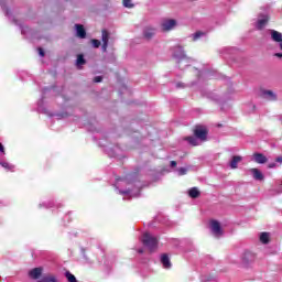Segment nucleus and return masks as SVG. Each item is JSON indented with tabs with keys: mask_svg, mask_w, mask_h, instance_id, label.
Here are the masks:
<instances>
[{
	"mask_svg": "<svg viewBox=\"0 0 282 282\" xmlns=\"http://www.w3.org/2000/svg\"><path fill=\"white\" fill-rule=\"evenodd\" d=\"M180 52V54H177ZM174 58L176 59V63L178 65V69H186L191 65L192 59L186 56V53L184 52V47H176V52L174 53Z\"/></svg>",
	"mask_w": 282,
	"mask_h": 282,
	"instance_id": "obj_1",
	"label": "nucleus"
},
{
	"mask_svg": "<svg viewBox=\"0 0 282 282\" xmlns=\"http://www.w3.org/2000/svg\"><path fill=\"white\" fill-rule=\"evenodd\" d=\"M141 241L143 246L148 248V250H150V252H155V250H158V243H159L158 237L149 232H145L143 234Z\"/></svg>",
	"mask_w": 282,
	"mask_h": 282,
	"instance_id": "obj_2",
	"label": "nucleus"
},
{
	"mask_svg": "<svg viewBox=\"0 0 282 282\" xmlns=\"http://www.w3.org/2000/svg\"><path fill=\"white\" fill-rule=\"evenodd\" d=\"M209 226L214 237H221V235H224V231L221 230V224H219V221L212 220Z\"/></svg>",
	"mask_w": 282,
	"mask_h": 282,
	"instance_id": "obj_3",
	"label": "nucleus"
},
{
	"mask_svg": "<svg viewBox=\"0 0 282 282\" xmlns=\"http://www.w3.org/2000/svg\"><path fill=\"white\" fill-rule=\"evenodd\" d=\"M268 21H270L268 15H259L258 19L256 20V22L253 23V25H254L256 30H263V28H265V25H268Z\"/></svg>",
	"mask_w": 282,
	"mask_h": 282,
	"instance_id": "obj_4",
	"label": "nucleus"
},
{
	"mask_svg": "<svg viewBox=\"0 0 282 282\" xmlns=\"http://www.w3.org/2000/svg\"><path fill=\"white\" fill-rule=\"evenodd\" d=\"M120 195H124V197H140V188H135L134 191L131 189H119Z\"/></svg>",
	"mask_w": 282,
	"mask_h": 282,
	"instance_id": "obj_5",
	"label": "nucleus"
},
{
	"mask_svg": "<svg viewBox=\"0 0 282 282\" xmlns=\"http://www.w3.org/2000/svg\"><path fill=\"white\" fill-rule=\"evenodd\" d=\"M194 135H196L200 140V142H205L208 132L206 131V129L198 127L195 129Z\"/></svg>",
	"mask_w": 282,
	"mask_h": 282,
	"instance_id": "obj_6",
	"label": "nucleus"
},
{
	"mask_svg": "<svg viewBox=\"0 0 282 282\" xmlns=\"http://www.w3.org/2000/svg\"><path fill=\"white\" fill-rule=\"evenodd\" d=\"M175 25H177V21L171 19V20H165L162 22V30H164V32H170V30H173V28H175Z\"/></svg>",
	"mask_w": 282,
	"mask_h": 282,
	"instance_id": "obj_7",
	"label": "nucleus"
},
{
	"mask_svg": "<svg viewBox=\"0 0 282 282\" xmlns=\"http://www.w3.org/2000/svg\"><path fill=\"white\" fill-rule=\"evenodd\" d=\"M261 98H263L264 100L274 101L276 100V94L272 90H262Z\"/></svg>",
	"mask_w": 282,
	"mask_h": 282,
	"instance_id": "obj_8",
	"label": "nucleus"
},
{
	"mask_svg": "<svg viewBox=\"0 0 282 282\" xmlns=\"http://www.w3.org/2000/svg\"><path fill=\"white\" fill-rule=\"evenodd\" d=\"M161 263L164 270H171V268L173 267V264L171 263V258H169V254L166 253H163L161 256Z\"/></svg>",
	"mask_w": 282,
	"mask_h": 282,
	"instance_id": "obj_9",
	"label": "nucleus"
},
{
	"mask_svg": "<svg viewBox=\"0 0 282 282\" xmlns=\"http://www.w3.org/2000/svg\"><path fill=\"white\" fill-rule=\"evenodd\" d=\"M249 173L253 176V180H256L257 182H263L264 176H263V173L259 171V169H256V167L250 169Z\"/></svg>",
	"mask_w": 282,
	"mask_h": 282,
	"instance_id": "obj_10",
	"label": "nucleus"
},
{
	"mask_svg": "<svg viewBox=\"0 0 282 282\" xmlns=\"http://www.w3.org/2000/svg\"><path fill=\"white\" fill-rule=\"evenodd\" d=\"M41 274H43V268H34L29 272V276L34 281L41 279Z\"/></svg>",
	"mask_w": 282,
	"mask_h": 282,
	"instance_id": "obj_11",
	"label": "nucleus"
},
{
	"mask_svg": "<svg viewBox=\"0 0 282 282\" xmlns=\"http://www.w3.org/2000/svg\"><path fill=\"white\" fill-rule=\"evenodd\" d=\"M269 33L271 34V40L274 43H282V33L276 30H269Z\"/></svg>",
	"mask_w": 282,
	"mask_h": 282,
	"instance_id": "obj_12",
	"label": "nucleus"
},
{
	"mask_svg": "<svg viewBox=\"0 0 282 282\" xmlns=\"http://www.w3.org/2000/svg\"><path fill=\"white\" fill-rule=\"evenodd\" d=\"M75 30L78 39H85L87 36V32L85 31V26H83V24H75Z\"/></svg>",
	"mask_w": 282,
	"mask_h": 282,
	"instance_id": "obj_13",
	"label": "nucleus"
},
{
	"mask_svg": "<svg viewBox=\"0 0 282 282\" xmlns=\"http://www.w3.org/2000/svg\"><path fill=\"white\" fill-rule=\"evenodd\" d=\"M253 160L257 164H265V162H268V158L261 153H256Z\"/></svg>",
	"mask_w": 282,
	"mask_h": 282,
	"instance_id": "obj_14",
	"label": "nucleus"
},
{
	"mask_svg": "<svg viewBox=\"0 0 282 282\" xmlns=\"http://www.w3.org/2000/svg\"><path fill=\"white\" fill-rule=\"evenodd\" d=\"M143 36L148 41L153 39V36H155V29L145 28L144 31H143Z\"/></svg>",
	"mask_w": 282,
	"mask_h": 282,
	"instance_id": "obj_15",
	"label": "nucleus"
},
{
	"mask_svg": "<svg viewBox=\"0 0 282 282\" xmlns=\"http://www.w3.org/2000/svg\"><path fill=\"white\" fill-rule=\"evenodd\" d=\"M192 41L197 42L199 39H206V32L197 31L191 35Z\"/></svg>",
	"mask_w": 282,
	"mask_h": 282,
	"instance_id": "obj_16",
	"label": "nucleus"
},
{
	"mask_svg": "<svg viewBox=\"0 0 282 282\" xmlns=\"http://www.w3.org/2000/svg\"><path fill=\"white\" fill-rule=\"evenodd\" d=\"M185 140L192 147H199V144H200V140L196 135L187 137V138H185Z\"/></svg>",
	"mask_w": 282,
	"mask_h": 282,
	"instance_id": "obj_17",
	"label": "nucleus"
},
{
	"mask_svg": "<svg viewBox=\"0 0 282 282\" xmlns=\"http://www.w3.org/2000/svg\"><path fill=\"white\" fill-rule=\"evenodd\" d=\"M188 195H189V197H192V199H197V197H199V195H200L199 188H197V187L189 188Z\"/></svg>",
	"mask_w": 282,
	"mask_h": 282,
	"instance_id": "obj_18",
	"label": "nucleus"
},
{
	"mask_svg": "<svg viewBox=\"0 0 282 282\" xmlns=\"http://www.w3.org/2000/svg\"><path fill=\"white\" fill-rule=\"evenodd\" d=\"M259 239L264 245L270 243V232H265V231L261 232L259 236Z\"/></svg>",
	"mask_w": 282,
	"mask_h": 282,
	"instance_id": "obj_19",
	"label": "nucleus"
},
{
	"mask_svg": "<svg viewBox=\"0 0 282 282\" xmlns=\"http://www.w3.org/2000/svg\"><path fill=\"white\" fill-rule=\"evenodd\" d=\"M239 162H241V156H232L231 161L229 162L230 169H237Z\"/></svg>",
	"mask_w": 282,
	"mask_h": 282,
	"instance_id": "obj_20",
	"label": "nucleus"
},
{
	"mask_svg": "<svg viewBox=\"0 0 282 282\" xmlns=\"http://www.w3.org/2000/svg\"><path fill=\"white\" fill-rule=\"evenodd\" d=\"M0 165H2V167L6 169L7 171H14V165L8 162H0Z\"/></svg>",
	"mask_w": 282,
	"mask_h": 282,
	"instance_id": "obj_21",
	"label": "nucleus"
},
{
	"mask_svg": "<svg viewBox=\"0 0 282 282\" xmlns=\"http://www.w3.org/2000/svg\"><path fill=\"white\" fill-rule=\"evenodd\" d=\"M65 276H66L68 282H78V280H76V276L74 274H72L69 271H67L65 273Z\"/></svg>",
	"mask_w": 282,
	"mask_h": 282,
	"instance_id": "obj_22",
	"label": "nucleus"
},
{
	"mask_svg": "<svg viewBox=\"0 0 282 282\" xmlns=\"http://www.w3.org/2000/svg\"><path fill=\"white\" fill-rule=\"evenodd\" d=\"M76 65H77V67L85 65V57L83 55L77 56Z\"/></svg>",
	"mask_w": 282,
	"mask_h": 282,
	"instance_id": "obj_23",
	"label": "nucleus"
},
{
	"mask_svg": "<svg viewBox=\"0 0 282 282\" xmlns=\"http://www.w3.org/2000/svg\"><path fill=\"white\" fill-rule=\"evenodd\" d=\"M42 281H44V282H56L57 280H56V276H54V275H47V276H44L42 279Z\"/></svg>",
	"mask_w": 282,
	"mask_h": 282,
	"instance_id": "obj_24",
	"label": "nucleus"
},
{
	"mask_svg": "<svg viewBox=\"0 0 282 282\" xmlns=\"http://www.w3.org/2000/svg\"><path fill=\"white\" fill-rule=\"evenodd\" d=\"M102 41H104L102 50H106V47H107V30L102 31Z\"/></svg>",
	"mask_w": 282,
	"mask_h": 282,
	"instance_id": "obj_25",
	"label": "nucleus"
},
{
	"mask_svg": "<svg viewBox=\"0 0 282 282\" xmlns=\"http://www.w3.org/2000/svg\"><path fill=\"white\" fill-rule=\"evenodd\" d=\"M123 7L124 8H133V1L132 0H123Z\"/></svg>",
	"mask_w": 282,
	"mask_h": 282,
	"instance_id": "obj_26",
	"label": "nucleus"
},
{
	"mask_svg": "<svg viewBox=\"0 0 282 282\" xmlns=\"http://www.w3.org/2000/svg\"><path fill=\"white\" fill-rule=\"evenodd\" d=\"M186 173H188V169L186 167H180L177 170V175H186Z\"/></svg>",
	"mask_w": 282,
	"mask_h": 282,
	"instance_id": "obj_27",
	"label": "nucleus"
},
{
	"mask_svg": "<svg viewBox=\"0 0 282 282\" xmlns=\"http://www.w3.org/2000/svg\"><path fill=\"white\" fill-rule=\"evenodd\" d=\"M108 63H116V55L113 52L108 55Z\"/></svg>",
	"mask_w": 282,
	"mask_h": 282,
	"instance_id": "obj_28",
	"label": "nucleus"
},
{
	"mask_svg": "<svg viewBox=\"0 0 282 282\" xmlns=\"http://www.w3.org/2000/svg\"><path fill=\"white\" fill-rule=\"evenodd\" d=\"M1 10L4 11V13H6L7 17L10 15V11H8V7L6 6V3H1Z\"/></svg>",
	"mask_w": 282,
	"mask_h": 282,
	"instance_id": "obj_29",
	"label": "nucleus"
},
{
	"mask_svg": "<svg viewBox=\"0 0 282 282\" xmlns=\"http://www.w3.org/2000/svg\"><path fill=\"white\" fill-rule=\"evenodd\" d=\"M93 47H100V40H91Z\"/></svg>",
	"mask_w": 282,
	"mask_h": 282,
	"instance_id": "obj_30",
	"label": "nucleus"
},
{
	"mask_svg": "<svg viewBox=\"0 0 282 282\" xmlns=\"http://www.w3.org/2000/svg\"><path fill=\"white\" fill-rule=\"evenodd\" d=\"M223 54H232V48H223Z\"/></svg>",
	"mask_w": 282,
	"mask_h": 282,
	"instance_id": "obj_31",
	"label": "nucleus"
},
{
	"mask_svg": "<svg viewBox=\"0 0 282 282\" xmlns=\"http://www.w3.org/2000/svg\"><path fill=\"white\" fill-rule=\"evenodd\" d=\"M94 83H102V76H96Z\"/></svg>",
	"mask_w": 282,
	"mask_h": 282,
	"instance_id": "obj_32",
	"label": "nucleus"
},
{
	"mask_svg": "<svg viewBox=\"0 0 282 282\" xmlns=\"http://www.w3.org/2000/svg\"><path fill=\"white\" fill-rule=\"evenodd\" d=\"M0 153H2V155H6V147H3V143H0Z\"/></svg>",
	"mask_w": 282,
	"mask_h": 282,
	"instance_id": "obj_33",
	"label": "nucleus"
},
{
	"mask_svg": "<svg viewBox=\"0 0 282 282\" xmlns=\"http://www.w3.org/2000/svg\"><path fill=\"white\" fill-rule=\"evenodd\" d=\"M37 52H39L40 56H42V57L45 56V52L43 51V48L39 47Z\"/></svg>",
	"mask_w": 282,
	"mask_h": 282,
	"instance_id": "obj_34",
	"label": "nucleus"
},
{
	"mask_svg": "<svg viewBox=\"0 0 282 282\" xmlns=\"http://www.w3.org/2000/svg\"><path fill=\"white\" fill-rule=\"evenodd\" d=\"M177 47H182V46H180V45H177V46H174L172 50H173V55L175 54V52H176V54H178V56H180V51H177Z\"/></svg>",
	"mask_w": 282,
	"mask_h": 282,
	"instance_id": "obj_35",
	"label": "nucleus"
},
{
	"mask_svg": "<svg viewBox=\"0 0 282 282\" xmlns=\"http://www.w3.org/2000/svg\"><path fill=\"white\" fill-rule=\"evenodd\" d=\"M268 167H269V169H276V163H270V164L268 165Z\"/></svg>",
	"mask_w": 282,
	"mask_h": 282,
	"instance_id": "obj_36",
	"label": "nucleus"
},
{
	"mask_svg": "<svg viewBox=\"0 0 282 282\" xmlns=\"http://www.w3.org/2000/svg\"><path fill=\"white\" fill-rule=\"evenodd\" d=\"M171 166H172V169H175V166H177V162H175V161H171Z\"/></svg>",
	"mask_w": 282,
	"mask_h": 282,
	"instance_id": "obj_37",
	"label": "nucleus"
},
{
	"mask_svg": "<svg viewBox=\"0 0 282 282\" xmlns=\"http://www.w3.org/2000/svg\"><path fill=\"white\" fill-rule=\"evenodd\" d=\"M275 162H279L280 164H282V156H278V158L275 159Z\"/></svg>",
	"mask_w": 282,
	"mask_h": 282,
	"instance_id": "obj_38",
	"label": "nucleus"
},
{
	"mask_svg": "<svg viewBox=\"0 0 282 282\" xmlns=\"http://www.w3.org/2000/svg\"><path fill=\"white\" fill-rule=\"evenodd\" d=\"M108 155H109V158H116V155L111 153V150L108 151Z\"/></svg>",
	"mask_w": 282,
	"mask_h": 282,
	"instance_id": "obj_39",
	"label": "nucleus"
},
{
	"mask_svg": "<svg viewBox=\"0 0 282 282\" xmlns=\"http://www.w3.org/2000/svg\"><path fill=\"white\" fill-rule=\"evenodd\" d=\"M137 252H138L139 254H142V253L144 252V249H138Z\"/></svg>",
	"mask_w": 282,
	"mask_h": 282,
	"instance_id": "obj_40",
	"label": "nucleus"
},
{
	"mask_svg": "<svg viewBox=\"0 0 282 282\" xmlns=\"http://www.w3.org/2000/svg\"><path fill=\"white\" fill-rule=\"evenodd\" d=\"M275 56H276L278 58H282V54H281V53H275Z\"/></svg>",
	"mask_w": 282,
	"mask_h": 282,
	"instance_id": "obj_41",
	"label": "nucleus"
},
{
	"mask_svg": "<svg viewBox=\"0 0 282 282\" xmlns=\"http://www.w3.org/2000/svg\"><path fill=\"white\" fill-rule=\"evenodd\" d=\"M182 86H183L182 83L176 84L177 89H180V87H182Z\"/></svg>",
	"mask_w": 282,
	"mask_h": 282,
	"instance_id": "obj_42",
	"label": "nucleus"
},
{
	"mask_svg": "<svg viewBox=\"0 0 282 282\" xmlns=\"http://www.w3.org/2000/svg\"><path fill=\"white\" fill-rule=\"evenodd\" d=\"M122 89H123L124 91H127V86H122Z\"/></svg>",
	"mask_w": 282,
	"mask_h": 282,
	"instance_id": "obj_43",
	"label": "nucleus"
},
{
	"mask_svg": "<svg viewBox=\"0 0 282 282\" xmlns=\"http://www.w3.org/2000/svg\"><path fill=\"white\" fill-rule=\"evenodd\" d=\"M107 41H109V32H107Z\"/></svg>",
	"mask_w": 282,
	"mask_h": 282,
	"instance_id": "obj_44",
	"label": "nucleus"
},
{
	"mask_svg": "<svg viewBox=\"0 0 282 282\" xmlns=\"http://www.w3.org/2000/svg\"><path fill=\"white\" fill-rule=\"evenodd\" d=\"M197 74H198V76H200V75H202V72L197 70Z\"/></svg>",
	"mask_w": 282,
	"mask_h": 282,
	"instance_id": "obj_45",
	"label": "nucleus"
},
{
	"mask_svg": "<svg viewBox=\"0 0 282 282\" xmlns=\"http://www.w3.org/2000/svg\"><path fill=\"white\" fill-rule=\"evenodd\" d=\"M280 48H281V51H282V42H280Z\"/></svg>",
	"mask_w": 282,
	"mask_h": 282,
	"instance_id": "obj_46",
	"label": "nucleus"
},
{
	"mask_svg": "<svg viewBox=\"0 0 282 282\" xmlns=\"http://www.w3.org/2000/svg\"><path fill=\"white\" fill-rule=\"evenodd\" d=\"M205 76H208V73H204Z\"/></svg>",
	"mask_w": 282,
	"mask_h": 282,
	"instance_id": "obj_47",
	"label": "nucleus"
}]
</instances>
